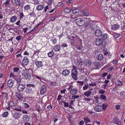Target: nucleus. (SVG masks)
<instances>
[{
  "instance_id": "4",
  "label": "nucleus",
  "mask_w": 125,
  "mask_h": 125,
  "mask_svg": "<svg viewBox=\"0 0 125 125\" xmlns=\"http://www.w3.org/2000/svg\"><path fill=\"white\" fill-rule=\"evenodd\" d=\"M76 23L79 26H82L85 24V21L82 19L79 18L76 20Z\"/></svg>"
},
{
  "instance_id": "25",
  "label": "nucleus",
  "mask_w": 125,
  "mask_h": 125,
  "mask_svg": "<svg viewBox=\"0 0 125 125\" xmlns=\"http://www.w3.org/2000/svg\"><path fill=\"white\" fill-rule=\"evenodd\" d=\"M113 121L115 123L118 125H121V122L119 121V119L117 118H115L113 119Z\"/></svg>"
},
{
  "instance_id": "9",
  "label": "nucleus",
  "mask_w": 125,
  "mask_h": 125,
  "mask_svg": "<svg viewBox=\"0 0 125 125\" xmlns=\"http://www.w3.org/2000/svg\"><path fill=\"white\" fill-rule=\"evenodd\" d=\"M35 63L36 67L39 68L41 67L43 65L42 63V61L37 60L35 61Z\"/></svg>"
},
{
  "instance_id": "62",
  "label": "nucleus",
  "mask_w": 125,
  "mask_h": 125,
  "mask_svg": "<svg viewBox=\"0 0 125 125\" xmlns=\"http://www.w3.org/2000/svg\"><path fill=\"white\" fill-rule=\"evenodd\" d=\"M55 19V17H52L50 19L49 21H53Z\"/></svg>"
},
{
  "instance_id": "21",
  "label": "nucleus",
  "mask_w": 125,
  "mask_h": 125,
  "mask_svg": "<svg viewBox=\"0 0 125 125\" xmlns=\"http://www.w3.org/2000/svg\"><path fill=\"white\" fill-rule=\"evenodd\" d=\"M77 37V36H74L73 35H72L71 36V42H70V43H71L72 45V43L76 41Z\"/></svg>"
},
{
  "instance_id": "40",
  "label": "nucleus",
  "mask_w": 125,
  "mask_h": 125,
  "mask_svg": "<svg viewBox=\"0 0 125 125\" xmlns=\"http://www.w3.org/2000/svg\"><path fill=\"white\" fill-rule=\"evenodd\" d=\"M57 39L56 38H53L51 40L53 44H55L57 43Z\"/></svg>"
},
{
  "instance_id": "23",
  "label": "nucleus",
  "mask_w": 125,
  "mask_h": 125,
  "mask_svg": "<svg viewBox=\"0 0 125 125\" xmlns=\"http://www.w3.org/2000/svg\"><path fill=\"white\" fill-rule=\"evenodd\" d=\"M120 27V25L118 24L112 25L111 27V29L113 30L118 29Z\"/></svg>"
},
{
  "instance_id": "35",
  "label": "nucleus",
  "mask_w": 125,
  "mask_h": 125,
  "mask_svg": "<svg viewBox=\"0 0 125 125\" xmlns=\"http://www.w3.org/2000/svg\"><path fill=\"white\" fill-rule=\"evenodd\" d=\"M71 11V9H70L67 7H66L64 8V12L65 13H68Z\"/></svg>"
},
{
  "instance_id": "18",
  "label": "nucleus",
  "mask_w": 125,
  "mask_h": 125,
  "mask_svg": "<svg viewBox=\"0 0 125 125\" xmlns=\"http://www.w3.org/2000/svg\"><path fill=\"white\" fill-rule=\"evenodd\" d=\"M103 109L101 105H98L95 106L94 108V110L96 112H100Z\"/></svg>"
},
{
  "instance_id": "58",
  "label": "nucleus",
  "mask_w": 125,
  "mask_h": 125,
  "mask_svg": "<svg viewBox=\"0 0 125 125\" xmlns=\"http://www.w3.org/2000/svg\"><path fill=\"white\" fill-rule=\"evenodd\" d=\"M21 36L20 35L17 36L16 37V39L18 41L20 40L21 38Z\"/></svg>"
},
{
  "instance_id": "33",
  "label": "nucleus",
  "mask_w": 125,
  "mask_h": 125,
  "mask_svg": "<svg viewBox=\"0 0 125 125\" xmlns=\"http://www.w3.org/2000/svg\"><path fill=\"white\" fill-rule=\"evenodd\" d=\"M54 54V52L52 51L47 53L48 57H51L53 56Z\"/></svg>"
},
{
  "instance_id": "31",
  "label": "nucleus",
  "mask_w": 125,
  "mask_h": 125,
  "mask_svg": "<svg viewBox=\"0 0 125 125\" xmlns=\"http://www.w3.org/2000/svg\"><path fill=\"white\" fill-rule=\"evenodd\" d=\"M63 103H64V106L65 107H68L69 106L70 107V108H72L71 107V105L73 104V102H71L69 104H68V103L66 102H62Z\"/></svg>"
},
{
  "instance_id": "56",
  "label": "nucleus",
  "mask_w": 125,
  "mask_h": 125,
  "mask_svg": "<svg viewBox=\"0 0 125 125\" xmlns=\"http://www.w3.org/2000/svg\"><path fill=\"white\" fill-rule=\"evenodd\" d=\"M107 106V105L106 104H104L102 105V107L103 109H106Z\"/></svg>"
},
{
  "instance_id": "32",
  "label": "nucleus",
  "mask_w": 125,
  "mask_h": 125,
  "mask_svg": "<svg viewBox=\"0 0 125 125\" xmlns=\"http://www.w3.org/2000/svg\"><path fill=\"white\" fill-rule=\"evenodd\" d=\"M108 37L106 34H104L101 36V39L104 41V40L107 39Z\"/></svg>"
},
{
  "instance_id": "59",
  "label": "nucleus",
  "mask_w": 125,
  "mask_h": 125,
  "mask_svg": "<svg viewBox=\"0 0 125 125\" xmlns=\"http://www.w3.org/2000/svg\"><path fill=\"white\" fill-rule=\"evenodd\" d=\"M109 65L110 64H108L107 65H105L101 69L102 70H104V69L108 67Z\"/></svg>"
},
{
  "instance_id": "47",
  "label": "nucleus",
  "mask_w": 125,
  "mask_h": 125,
  "mask_svg": "<svg viewBox=\"0 0 125 125\" xmlns=\"http://www.w3.org/2000/svg\"><path fill=\"white\" fill-rule=\"evenodd\" d=\"M49 8L48 6L47 5L45 6L44 7V9L43 11V12L45 13L47 11V10Z\"/></svg>"
},
{
  "instance_id": "1",
  "label": "nucleus",
  "mask_w": 125,
  "mask_h": 125,
  "mask_svg": "<svg viewBox=\"0 0 125 125\" xmlns=\"http://www.w3.org/2000/svg\"><path fill=\"white\" fill-rule=\"evenodd\" d=\"M33 71L31 69L29 68L27 69L25 68V70H22V74L26 79L30 81L32 78L31 73Z\"/></svg>"
},
{
  "instance_id": "27",
  "label": "nucleus",
  "mask_w": 125,
  "mask_h": 125,
  "mask_svg": "<svg viewBox=\"0 0 125 125\" xmlns=\"http://www.w3.org/2000/svg\"><path fill=\"white\" fill-rule=\"evenodd\" d=\"M44 8V6L40 4L38 5L36 7V9L38 11H41Z\"/></svg>"
},
{
  "instance_id": "45",
  "label": "nucleus",
  "mask_w": 125,
  "mask_h": 125,
  "mask_svg": "<svg viewBox=\"0 0 125 125\" xmlns=\"http://www.w3.org/2000/svg\"><path fill=\"white\" fill-rule=\"evenodd\" d=\"M123 82L120 80H118L117 82L116 83L117 85V86H121L123 84Z\"/></svg>"
},
{
  "instance_id": "41",
  "label": "nucleus",
  "mask_w": 125,
  "mask_h": 125,
  "mask_svg": "<svg viewBox=\"0 0 125 125\" xmlns=\"http://www.w3.org/2000/svg\"><path fill=\"white\" fill-rule=\"evenodd\" d=\"M25 10H27L31 9V7L30 5H26L24 7Z\"/></svg>"
},
{
  "instance_id": "34",
  "label": "nucleus",
  "mask_w": 125,
  "mask_h": 125,
  "mask_svg": "<svg viewBox=\"0 0 125 125\" xmlns=\"http://www.w3.org/2000/svg\"><path fill=\"white\" fill-rule=\"evenodd\" d=\"M10 1V0H6L5 2L3 3V6H4L7 7L9 4Z\"/></svg>"
},
{
  "instance_id": "48",
  "label": "nucleus",
  "mask_w": 125,
  "mask_h": 125,
  "mask_svg": "<svg viewBox=\"0 0 125 125\" xmlns=\"http://www.w3.org/2000/svg\"><path fill=\"white\" fill-rule=\"evenodd\" d=\"M9 113L7 112H4L2 114V116L3 117H6L8 115Z\"/></svg>"
},
{
  "instance_id": "14",
  "label": "nucleus",
  "mask_w": 125,
  "mask_h": 125,
  "mask_svg": "<svg viewBox=\"0 0 125 125\" xmlns=\"http://www.w3.org/2000/svg\"><path fill=\"white\" fill-rule=\"evenodd\" d=\"M84 64L86 66H89L91 65V62L90 60L87 59L84 60Z\"/></svg>"
},
{
  "instance_id": "20",
  "label": "nucleus",
  "mask_w": 125,
  "mask_h": 125,
  "mask_svg": "<svg viewBox=\"0 0 125 125\" xmlns=\"http://www.w3.org/2000/svg\"><path fill=\"white\" fill-rule=\"evenodd\" d=\"M21 116V114L19 113L16 112L14 113L13 115V117L15 119H17L19 118Z\"/></svg>"
},
{
  "instance_id": "3",
  "label": "nucleus",
  "mask_w": 125,
  "mask_h": 125,
  "mask_svg": "<svg viewBox=\"0 0 125 125\" xmlns=\"http://www.w3.org/2000/svg\"><path fill=\"white\" fill-rule=\"evenodd\" d=\"M78 71L76 69H73L71 71V76L72 78L75 80L78 79Z\"/></svg>"
},
{
  "instance_id": "6",
  "label": "nucleus",
  "mask_w": 125,
  "mask_h": 125,
  "mask_svg": "<svg viewBox=\"0 0 125 125\" xmlns=\"http://www.w3.org/2000/svg\"><path fill=\"white\" fill-rule=\"evenodd\" d=\"M93 24L92 21L90 20H88L84 24L85 28L89 29L91 28Z\"/></svg>"
},
{
  "instance_id": "61",
  "label": "nucleus",
  "mask_w": 125,
  "mask_h": 125,
  "mask_svg": "<svg viewBox=\"0 0 125 125\" xmlns=\"http://www.w3.org/2000/svg\"><path fill=\"white\" fill-rule=\"evenodd\" d=\"M73 0H67L66 2L68 4H69L73 3Z\"/></svg>"
},
{
  "instance_id": "55",
  "label": "nucleus",
  "mask_w": 125,
  "mask_h": 125,
  "mask_svg": "<svg viewBox=\"0 0 125 125\" xmlns=\"http://www.w3.org/2000/svg\"><path fill=\"white\" fill-rule=\"evenodd\" d=\"M23 106L25 108H27L29 107V106L28 104L26 103H23Z\"/></svg>"
},
{
  "instance_id": "51",
  "label": "nucleus",
  "mask_w": 125,
  "mask_h": 125,
  "mask_svg": "<svg viewBox=\"0 0 125 125\" xmlns=\"http://www.w3.org/2000/svg\"><path fill=\"white\" fill-rule=\"evenodd\" d=\"M89 85H84L83 87V90H85L87 89L89 87Z\"/></svg>"
},
{
  "instance_id": "30",
  "label": "nucleus",
  "mask_w": 125,
  "mask_h": 125,
  "mask_svg": "<svg viewBox=\"0 0 125 125\" xmlns=\"http://www.w3.org/2000/svg\"><path fill=\"white\" fill-rule=\"evenodd\" d=\"M30 118V116L27 115H24L23 117L24 121L26 122L28 121H29Z\"/></svg>"
},
{
  "instance_id": "10",
  "label": "nucleus",
  "mask_w": 125,
  "mask_h": 125,
  "mask_svg": "<svg viewBox=\"0 0 125 125\" xmlns=\"http://www.w3.org/2000/svg\"><path fill=\"white\" fill-rule=\"evenodd\" d=\"M46 90L47 87L46 86L44 85H42L41 89L40 94L42 95L43 94L46 92Z\"/></svg>"
},
{
  "instance_id": "42",
  "label": "nucleus",
  "mask_w": 125,
  "mask_h": 125,
  "mask_svg": "<svg viewBox=\"0 0 125 125\" xmlns=\"http://www.w3.org/2000/svg\"><path fill=\"white\" fill-rule=\"evenodd\" d=\"M16 95L19 100L21 99L22 98L21 95V94H19H19L17 93L16 94Z\"/></svg>"
},
{
  "instance_id": "22",
  "label": "nucleus",
  "mask_w": 125,
  "mask_h": 125,
  "mask_svg": "<svg viewBox=\"0 0 125 125\" xmlns=\"http://www.w3.org/2000/svg\"><path fill=\"white\" fill-rule=\"evenodd\" d=\"M80 10L77 8H73L71 9V11L73 14H75L78 12Z\"/></svg>"
},
{
  "instance_id": "38",
  "label": "nucleus",
  "mask_w": 125,
  "mask_h": 125,
  "mask_svg": "<svg viewBox=\"0 0 125 125\" xmlns=\"http://www.w3.org/2000/svg\"><path fill=\"white\" fill-rule=\"evenodd\" d=\"M84 119L83 120L85 123H88L90 122V119L88 116L84 117Z\"/></svg>"
},
{
  "instance_id": "37",
  "label": "nucleus",
  "mask_w": 125,
  "mask_h": 125,
  "mask_svg": "<svg viewBox=\"0 0 125 125\" xmlns=\"http://www.w3.org/2000/svg\"><path fill=\"white\" fill-rule=\"evenodd\" d=\"M21 68L20 67H14V69H13V71H14V72L17 73L18 72H20V68Z\"/></svg>"
},
{
  "instance_id": "39",
  "label": "nucleus",
  "mask_w": 125,
  "mask_h": 125,
  "mask_svg": "<svg viewBox=\"0 0 125 125\" xmlns=\"http://www.w3.org/2000/svg\"><path fill=\"white\" fill-rule=\"evenodd\" d=\"M83 13L84 16H87L89 15L88 11L87 10H84L83 11Z\"/></svg>"
},
{
  "instance_id": "16",
  "label": "nucleus",
  "mask_w": 125,
  "mask_h": 125,
  "mask_svg": "<svg viewBox=\"0 0 125 125\" xmlns=\"http://www.w3.org/2000/svg\"><path fill=\"white\" fill-rule=\"evenodd\" d=\"M53 49L55 52H58L61 49V46L58 45H55L54 46Z\"/></svg>"
},
{
  "instance_id": "11",
  "label": "nucleus",
  "mask_w": 125,
  "mask_h": 125,
  "mask_svg": "<svg viewBox=\"0 0 125 125\" xmlns=\"http://www.w3.org/2000/svg\"><path fill=\"white\" fill-rule=\"evenodd\" d=\"M17 88L18 90L21 92L22 91L24 90L25 88V87L23 84H18Z\"/></svg>"
},
{
  "instance_id": "53",
  "label": "nucleus",
  "mask_w": 125,
  "mask_h": 125,
  "mask_svg": "<svg viewBox=\"0 0 125 125\" xmlns=\"http://www.w3.org/2000/svg\"><path fill=\"white\" fill-rule=\"evenodd\" d=\"M112 62L113 64H115V66H118V61L117 60H113L112 61Z\"/></svg>"
},
{
  "instance_id": "50",
  "label": "nucleus",
  "mask_w": 125,
  "mask_h": 125,
  "mask_svg": "<svg viewBox=\"0 0 125 125\" xmlns=\"http://www.w3.org/2000/svg\"><path fill=\"white\" fill-rule=\"evenodd\" d=\"M23 55H27L28 56L30 55V54L29 52V51L28 50H27V51H24V52L23 53Z\"/></svg>"
},
{
  "instance_id": "19",
  "label": "nucleus",
  "mask_w": 125,
  "mask_h": 125,
  "mask_svg": "<svg viewBox=\"0 0 125 125\" xmlns=\"http://www.w3.org/2000/svg\"><path fill=\"white\" fill-rule=\"evenodd\" d=\"M70 73V71L69 70L66 69L63 70L62 73V74L65 76H67L69 75Z\"/></svg>"
},
{
  "instance_id": "5",
  "label": "nucleus",
  "mask_w": 125,
  "mask_h": 125,
  "mask_svg": "<svg viewBox=\"0 0 125 125\" xmlns=\"http://www.w3.org/2000/svg\"><path fill=\"white\" fill-rule=\"evenodd\" d=\"M29 62L28 57L27 56H25L22 59V64L24 66H26L29 64Z\"/></svg>"
},
{
  "instance_id": "60",
  "label": "nucleus",
  "mask_w": 125,
  "mask_h": 125,
  "mask_svg": "<svg viewBox=\"0 0 125 125\" xmlns=\"http://www.w3.org/2000/svg\"><path fill=\"white\" fill-rule=\"evenodd\" d=\"M9 104L10 106H14L15 105V104L14 102H10Z\"/></svg>"
},
{
  "instance_id": "24",
  "label": "nucleus",
  "mask_w": 125,
  "mask_h": 125,
  "mask_svg": "<svg viewBox=\"0 0 125 125\" xmlns=\"http://www.w3.org/2000/svg\"><path fill=\"white\" fill-rule=\"evenodd\" d=\"M106 7H105L104 6H101L100 7V10H101V11L103 12H104V15H105V16H106V17H107L105 15V13H106V11H107V10L106 9Z\"/></svg>"
},
{
  "instance_id": "13",
  "label": "nucleus",
  "mask_w": 125,
  "mask_h": 125,
  "mask_svg": "<svg viewBox=\"0 0 125 125\" xmlns=\"http://www.w3.org/2000/svg\"><path fill=\"white\" fill-rule=\"evenodd\" d=\"M102 31L100 30H96L95 31V35L97 37H100L102 35Z\"/></svg>"
},
{
  "instance_id": "44",
  "label": "nucleus",
  "mask_w": 125,
  "mask_h": 125,
  "mask_svg": "<svg viewBox=\"0 0 125 125\" xmlns=\"http://www.w3.org/2000/svg\"><path fill=\"white\" fill-rule=\"evenodd\" d=\"M120 95L123 97H125V92L124 91H121L120 93Z\"/></svg>"
},
{
  "instance_id": "7",
  "label": "nucleus",
  "mask_w": 125,
  "mask_h": 125,
  "mask_svg": "<svg viewBox=\"0 0 125 125\" xmlns=\"http://www.w3.org/2000/svg\"><path fill=\"white\" fill-rule=\"evenodd\" d=\"M105 42L102 39L99 38H97L95 41V43L96 45L99 46L104 43Z\"/></svg>"
},
{
  "instance_id": "46",
  "label": "nucleus",
  "mask_w": 125,
  "mask_h": 125,
  "mask_svg": "<svg viewBox=\"0 0 125 125\" xmlns=\"http://www.w3.org/2000/svg\"><path fill=\"white\" fill-rule=\"evenodd\" d=\"M120 36L119 34L115 33V34L113 35V36L116 39L119 37Z\"/></svg>"
},
{
  "instance_id": "2",
  "label": "nucleus",
  "mask_w": 125,
  "mask_h": 125,
  "mask_svg": "<svg viewBox=\"0 0 125 125\" xmlns=\"http://www.w3.org/2000/svg\"><path fill=\"white\" fill-rule=\"evenodd\" d=\"M26 85L27 87L25 88V92L27 94H30L31 92L32 88H35V85L33 84H28Z\"/></svg>"
},
{
  "instance_id": "15",
  "label": "nucleus",
  "mask_w": 125,
  "mask_h": 125,
  "mask_svg": "<svg viewBox=\"0 0 125 125\" xmlns=\"http://www.w3.org/2000/svg\"><path fill=\"white\" fill-rule=\"evenodd\" d=\"M13 82L11 80H9L7 82V85L10 88H11L13 85Z\"/></svg>"
},
{
  "instance_id": "8",
  "label": "nucleus",
  "mask_w": 125,
  "mask_h": 125,
  "mask_svg": "<svg viewBox=\"0 0 125 125\" xmlns=\"http://www.w3.org/2000/svg\"><path fill=\"white\" fill-rule=\"evenodd\" d=\"M78 92V90L77 88L72 87L70 91V93L72 95H74L76 94Z\"/></svg>"
},
{
  "instance_id": "12",
  "label": "nucleus",
  "mask_w": 125,
  "mask_h": 125,
  "mask_svg": "<svg viewBox=\"0 0 125 125\" xmlns=\"http://www.w3.org/2000/svg\"><path fill=\"white\" fill-rule=\"evenodd\" d=\"M2 94L4 96V99L5 101H8V102L10 101L9 97H8V95L7 93H5L4 92H2Z\"/></svg>"
},
{
  "instance_id": "49",
  "label": "nucleus",
  "mask_w": 125,
  "mask_h": 125,
  "mask_svg": "<svg viewBox=\"0 0 125 125\" xmlns=\"http://www.w3.org/2000/svg\"><path fill=\"white\" fill-rule=\"evenodd\" d=\"M100 98L102 100H105L106 99V97L105 96L102 94L100 95Z\"/></svg>"
},
{
  "instance_id": "54",
  "label": "nucleus",
  "mask_w": 125,
  "mask_h": 125,
  "mask_svg": "<svg viewBox=\"0 0 125 125\" xmlns=\"http://www.w3.org/2000/svg\"><path fill=\"white\" fill-rule=\"evenodd\" d=\"M50 85L51 86H55L56 84V83L55 81H54V82H50Z\"/></svg>"
},
{
  "instance_id": "57",
  "label": "nucleus",
  "mask_w": 125,
  "mask_h": 125,
  "mask_svg": "<svg viewBox=\"0 0 125 125\" xmlns=\"http://www.w3.org/2000/svg\"><path fill=\"white\" fill-rule=\"evenodd\" d=\"M79 96L78 95H74L72 96V99H74L77 98H79Z\"/></svg>"
},
{
  "instance_id": "52",
  "label": "nucleus",
  "mask_w": 125,
  "mask_h": 125,
  "mask_svg": "<svg viewBox=\"0 0 125 125\" xmlns=\"http://www.w3.org/2000/svg\"><path fill=\"white\" fill-rule=\"evenodd\" d=\"M19 16H20V19H22L23 17L24 16V15L23 14L22 12H21L19 14Z\"/></svg>"
},
{
  "instance_id": "28",
  "label": "nucleus",
  "mask_w": 125,
  "mask_h": 125,
  "mask_svg": "<svg viewBox=\"0 0 125 125\" xmlns=\"http://www.w3.org/2000/svg\"><path fill=\"white\" fill-rule=\"evenodd\" d=\"M92 94L91 92V89L89 90L85 91L84 93V95H85L87 97H88L90 96Z\"/></svg>"
},
{
  "instance_id": "43",
  "label": "nucleus",
  "mask_w": 125,
  "mask_h": 125,
  "mask_svg": "<svg viewBox=\"0 0 125 125\" xmlns=\"http://www.w3.org/2000/svg\"><path fill=\"white\" fill-rule=\"evenodd\" d=\"M17 81V85L21 84L20 82L21 81V79L20 78H18L16 79Z\"/></svg>"
},
{
  "instance_id": "29",
  "label": "nucleus",
  "mask_w": 125,
  "mask_h": 125,
  "mask_svg": "<svg viewBox=\"0 0 125 125\" xmlns=\"http://www.w3.org/2000/svg\"><path fill=\"white\" fill-rule=\"evenodd\" d=\"M17 19V17L16 16H12L10 19V21L11 22H14Z\"/></svg>"
},
{
  "instance_id": "64",
  "label": "nucleus",
  "mask_w": 125,
  "mask_h": 125,
  "mask_svg": "<svg viewBox=\"0 0 125 125\" xmlns=\"http://www.w3.org/2000/svg\"><path fill=\"white\" fill-rule=\"evenodd\" d=\"M99 93L100 94H104L105 93V91L103 90H101L99 91Z\"/></svg>"
},
{
  "instance_id": "26",
  "label": "nucleus",
  "mask_w": 125,
  "mask_h": 125,
  "mask_svg": "<svg viewBox=\"0 0 125 125\" xmlns=\"http://www.w3.org/2000/svg\"><path fill=\"white\" fill-rule=\"evenodd\" d=\"M103 58V55L101 54H98L96 56V58L98 60L101 61L102 60Z\"/></svg>"
},
{
  "instance_id": "36",
  "label": "nucleus",
  "mask_w": 125,
  "mask_h": 125,
  "mask_svg": "<svg viewBox=\"0 0 125 125\" xmlns=\"http://www.w3.org/2000/svg\"><path fill=\"white\" fill-rule=\"evenodd\" d=\"M97 27L98 26L97 25L95 24H92L91 28L92 30L94 31L95 29L97 28Z\"/></svg>"
},
{
  "instance_id": "63",
  "label": "nucleus",
  "mask_w": 125,
  "mask_h": 125,
  "mask_svg": "<svg viewBox=\"0 0 125 125\" xmlns=\"http://www.w3.org/2000/svg\"><path fill=\"white\" fill-rule=\"evenodd\" d=\"M39 1L37 0H35L34 2V5H37L39 3Z\"/></svg>"
},
{
  "instance_id": "17",
  "label": "nucleus",
  "mask_w": 125,
  "mask_h": 125,
  "mask_svg": "<svg viewBox=\"0 0 125 125\" xmlns=\"http://www.w3.org/2000/svg\"><path fill=\"white\" fill-rule=\"evenodd\" d=\"M14 4H15L16 8L18 9L20 6L21 5V1L20 0H14Z\"/></svg>"
}]
</instances>
